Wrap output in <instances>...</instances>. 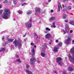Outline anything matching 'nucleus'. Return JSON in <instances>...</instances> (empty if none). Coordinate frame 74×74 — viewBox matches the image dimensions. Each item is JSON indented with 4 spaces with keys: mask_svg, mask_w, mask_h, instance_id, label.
I'll list each match as a JSON object with an SVG mask.
<instances>
[{
    "mask_svg": "<svg viewBox=\"0 0 74 74\" xmlns=\"http://www.w3.org/2000/svg\"><path fill=\"white\" fill-rule=\"evenodd\" d=\"M22 41L21 39H18V40H15L13 42V44L15 45L16 48H18L19 49L22 47Z\"/></svg>",
    "mask_w": 74,
    "mask_h": 74,
    "instance_id": "1",
    "label": "nucleus"
},
{
    "mask_svg": "<svg viewBox=\"0 0 74 74\" xmlns=\"http://www.w3.org/2000/svg\"><path fill=\"white\" fill-rule=\"evenodd\" d=\"M4 14L2 16V18L5 19H7L8 18V15L10 14V11L9 9H5L4 11Z\"/></svg>",
    "mask_w": 74,
    "mask_h": 74,
    "instance_id": "2",
    "label": "nucleus"
},
{
    "mask_svg": "<svg viewBox=\"0 0 74 74\" xmlns=\"http://www.w3.org/2000/svg\"><path fill=\"white\" fill-rule=\"evenodd\" d=\"M70 52L73 55V57L71 56L70 54H69V58L70 60H71L74 63V46L70 49Z\"/></svg>",
    "mask_w": 74,
    "mask_h": 74,
    "instance_id": "3",
    "label": "nucleus"
},
{
    "mask_svg": "<svg viewBox=\"0 0 74 74\" xmlns=\"http://www.w3.org/2000/svg\"><path fill=\"white\" fill-rule=\"evenodd\" d=\"M62 58L60 57H59L56 59V62L58 63V64L62 66L63 64V62L61 61Z\"/></svg>",
    "mask_w": 74,
    "mask_h": 74,
    "instance_id": "4",
    "label": "nucleus"
},
{
    "mask_svg": "<svg viewBox=\"0 0 74 74\" xmlns=\"http://www.w3.org/2000/svg\"><path fill=\"white\" fill-rule=\"evenodd\" d=\"M35 62H36V60H35L34 58L32 57L30 61L31 64H34Z\"/></svg>",
    "mask_w": 74,
    "mask_h": 74,
    "instance_id": "5",
    "label": "nucleus"
},
{
    "mask_svg": "<svg viewBox=\"0 0 74 74\" xmlns=\"http://www.w3.org/2000/svg\"><path fill=\"white\" fill-rule=\"evenodd\" d=\"M25 25L26 26L28 29H30V27H32V24L31 23H29V22L26 23Z\"/></svg>",
    "mask_w": 74,
    "mask_h": 74,
    "instance_id": "6",
    "label": "nucleus"
},
{
    "mask_svg": "<svg viewBox=\"0 0 74 74\" xmlns=\"http://www.w3.org/2000/svg\"><path fill=\"white\" fill-rule=\"evenodd\" d=\"M70 41H71V38H68V39L65 41V44H67L70 42Z\"/></svg>",
    "mask_w": 74,
    "mask_h": 74,
    "instance_id": "7",
    "label": "nucleus"
},
{
    "mask_svg": "<svg viewBox=\"0 0 74 74\" xmlns=\"http://www.w3.org/2000/svg\"><path fill=\"white\" fill-rule=\"evenodd\" d=\"M53 52H57L58 51V47H55L53 48Z\"/></svg>",
    "mask_w": 74,
    "mask_h": 74,
    "instance_id": "8",
    "label": "nucleus"
},
{
    "mask_svg": "<svg viewBox=\"0 0 74 74\" xmlns=\"http://www.w3.org/2000/svg\"><path fill=\"white\" fill-rule=\"evenodd\" d=\"M25 71L26 72V73H27L28 74H33L32 72L29 70H26Z\"/></svg>",
    "mask_w": 74,
    "mask_h": 74,
    "instance_id": "9",
    "label": "nucleus"
},
{
    "mask_svg": "<svg viewBox=\"0 0 74 74\" xmlns=\"http://www.w3.org/2000/svg\"><path fill=\"white\" fill-rule=\"evenodd\" d=\"M58 11H60V8H61V9L62 8V7L61 6V5H60V3H58Z\"/></svg>",
    "mask_w": 74,
    "mask_h": 74,
    "instance_id": "10",
    "label": "nucleus"
},
{
    "mask_svg": "<svg viewBox=\"0 0 74 74\" xmlns=\"http://www.w3.org/2000/svg\"><path fill=\"white\" fill-rule=\"evenodd\" d=\"M35 52V50H34V49H33L32 50V56H34V55H35L34 53V52Z\"/></svg>",
    "mask_w": 74,
    "mask_h": 74,
    "instance_id": "11",
    "label": "nucleus"
},
{
    "mask_svg": "<svg viewBox=\"0 0 74 74\" xmlns=\"http://www.w3.org/2000/svg\"><path fill=\"white\" fill-rule=\"evenodd\" d=\"M45 37L47 38H49V37H51V34H47V35L45 36Z\"/></svg>",
    "mask_w": 74,
    "mask_h": 74,
    "instance_id": "12",
    "label": "nucleus"
},
{
    "mask_svg": "<svg viewBox=\"0 0 74 74\" xmlns=\"http://www.w3.org/2000/svg\"><path fill=\"white\" fill-rule=\"evenodd\" d=\"M68 70L71 71H73L74 70H73V69L72 68V67L71 66L68 67Z\"/></svg>",
    "mask_w": 74,
    "mask_h": 74,
    "instance_id": "13",
    "label": "nucleus"
},
{
    "mask_svg": "<svg viewBox=\"0 0 74 74\" xmlns=\"http://www.w3.org/2000/svg\"><path fill=\"white\" fill-rule=\"evenodd\" d=\"M40 8H36L35 9V11L36 12H37V11H39L40 12Z\"/></svg>",
    "mask_w": 74,
    "mask_h": 74,
    "instance_id": "14",
    "label": "nucleus"
},
{
    "mask_svg": "<svg viewBox=\"0 0 74 74\" xmlns=\"http://www.w3.org/2000/svg\"><path fill=\"white\" fill-rule=\"evenodd\" d=\"M14 39H10L8 40V42H13Z\"/></svg>",
    "mask_w": 74,
    "mask_h": 74,
    "instance_id": "15",
    "label": "nucleus"
},
{
    "mask_svg": "<svg viewBox=\"0 0 74 74\" xmlns=\"http://www.w3.org/2000/svg\"><path fill=\"white\" fill-rule=\"evenodd\" d=\"M55 17H52L50 18V20L52 21V20H55Z\"/></svg>",
    "mask_w": 74,
    "mask_h": 74,
    "instance_id": "16",
    "label": "nucleus"
},
{
    "mask_svg": "<svg viewBox=\"0 0 74 74\" xmlns=\"http://www.w3.org/2000/svg\"><path fill=\"white\" fill-rule=\"evenodd\" d=\"M31 13H32V11L30 10H29L27 11V14H28V15H30V14H31Z\"/></svg>",
    "mask_w": 74,
    "mask_h": 74,
    "instance_id": "17",
    "label": "nucleus"
},
{
    "mask_svg": "<svg viewBox=\"0 0 74 74\" xmlns=\"http://www.w3.org/2000/svg\"><path fill=\"white\" fill-rule=\"evenodd\" d=\"M5 50V48H1V50H0V52H3V51H4Z\"/></svg>",
    "mask_w": 74,
    "mask_h": 74,
    "instance_id": "18",
    "label": "nucleus"
},
{
    "mask_svg": "<svg viewBox=\"0 0 74 74\" xmlns=\"http://www.w3.org/2000/svg\"><path fill=\"white\" fill-rule=\"evenodd\" d=\"M29 67H30V66L28 64L26 65V70H28L29 69Z\"/></svg>",
    "mask_w": 74,
    "mask_h": 74,
    "instance_id": "19",
    "label": "nucleus"
},
{
    "mask_svg": "<svg viewBox=\"0 0 74 74\" xmlns=\"http://www.w3.org/2000/svg\"><path fill=\"white\" fill-rule=\"evenodd\" d=\"M41 55L42 57H45V53H42L41 54Z\"/></svg>",
    "mask_w": 74,
    "mask_h": 74,
    "instance_id": "20",
    "label": "nucleus"
},
{
    "mask_svg": "<svg viewBox=\"0 0 74 74\" xmlns=\"http://www.w3.org/2000/svg\"><path fill=\"white\" fill-rule=\"evenodd\" d=\"M66 32L67 33H69V28H66L65 30Z\"/></svg>",
    "mask_w": 74,
    "mask_h": 74,
    "instance_id": "21",
    "label": "nucleus"
},
{
    "mask_svg": "<svg viewBox=\"0 0 74 74\" xmlns=\"http://www.w3.org/2000/svg\"><path fill=\"white\" fill-rule=\"evenodd\" d=\"M66 14H64L63 15V19H66Z\"/></svg>",
    "mask_w": 74,
    "mask_h": 74,
    "instance_id": "22",
    "label": "nucleus"
},
{
    "mask_svg": "<svg viewBox=\"0 0 74 74\" xmlns=\"http://www.w3.org/2000/svg\"><path fill=\"white\" fill-rule=\"evenodd\" d=\"M43 48H42V50H45V48L47 47V46H43Z\"/></svg>",
    "mask_w": 74,
    "mask_h": 74,
    "instance_id": "23",
    "label": "nucleus"
},
{
    "mask_svg": "<svg viewBox=\"0 0 74 74\" xmlns=\"http://www.w3.org/2000/svg\"><path fill=\"white\" fill-rule=\"evenodd\" d=\"M69 27L67 24H66L65 25V29H69Z\"/></svg>",
    "mask_w": 74,
    "mask_h": 74,
    "instance_id": "24",
    "label": "nucleus"
},
{
    "mask_svg": "<svg viewBox=\"0 0 74 74\" xmlns=\"http://www.w3.org/2000/svg\"><path fill=\"white\" fill-rule=\"evenodd\" d=\"M17 62H18V63H21V60L19 59L17 60Z\"/></svg>",
    "mask_w": 74,
    "mask_h": 74,
    "instance_id": "25",
    "label": "nucleus"
},
{
    "mask_svg": "<svg viewBox=\"0 0 74 74\" xmlns=\"http://www.w3.org/2000/svg\"><path fill=\"white\" fill-rule=\"evenodd\" d=\"M46 30H47V31H51V29H49L48 27H47L46 28Z\"/></svg>",
    "mask_w": 74,
    "mask_h": 74,
    "instance_id": "26",
    "label": "nucleus"
},
{
    "mask_svg": "<svg viewBox=\"0 0 74 74\" xmlns=\"http://www.w3.org/2000/svg\"><path fill=\"white\" fill-rule=\"evenodd\" d=\"M8 2V1L7 0H5L3 2V3L5 4V3H7Z\"/></svg>",
    "mask_w": 74,
    "mask_h": 74,
    "instance_id": "27",
    "label": "nucleus"
},
{
    "mask_svg": "<svg viewBox=\"0 0 74 74\" xmlns=\"http://www.w3.org/2000/svg\"><path fill=\"white\" fill-rule=\"evenodd\" d=\"M70 23L71 25H73V26H74V21H71L70 22Z\"/></svg>",
    "mask_w": 74,
    "mask_h": 74,
    "instance_id": "28",
    "label": "nucleus"
},
{
    "mask_svg": "<svg viewBox=\"0 0 74 74\" xmlns=\"http://www.w3.org/2000/svg\"><path fill=\"white\" fill-rule=\"evenodd\" d=\"M27 5V3H23L21 5L22 6H23V5Z\"/></svg>",
    "mask_w": 74,
    "mask_h": 74,
    "instance_id": "29",
    "label": "nucleus"
},
{
    "mask_svg": "<svg viewBox=\"0 0 74 74\" xmlns=\"http://www.w3.org/2000/svg\"><path fill=\"white\" fill-rule=\"evenodd\" d=\"M62 45V43L60 42L58 43V45L59 46H61Z\"/></svg>",
    "mask_w": 74,
    "mask_h": 74,
    "instance_id": "30",
    "label": "nucleus"
},
{
    "mask_svg": "<svg viewBox=\"0 0 74 74\" xmlns=\"http://www.w3.org/2000/svg\"><path fill=\"white\" fill-rule=\"evenodd\" d=\"M63 11L64 12H66V11H67V9H63Z\"/></svg>",
    "mask_w": 74,
    "mask_h": 74,
    "instance_id": "31",
    "label": "nucleus"
},
{
    "mask_svg": "<svg viewBox=\"0 0 74 74\" xmlns=\"http://www.w3.org/2000/svg\"><path fill=\"white\" fill-rule=\"evenodd\" d=\"M32 19H29V22H28L29 23H32Z\"/></svg>",
    "mask_w": 74,
    "mask_h": 74,
    "instance_id": "32",
    "label": "nucleus"
},
{
    "mask_svg": "<svg viewBox=\"0 0 74 74\" xmlns=\"http://www.w3.org/2000/svg\"><path fill=\"white\" fill-rule=\"evenodd\" d=\"M23 12L22 11H19L18 12L19 14H22Z\"/></svg>",
    "mask_w": 74,
    "mask_h": 74,
    "instance_id": "33",
    "label": "nucleus"
},
{
    "mask_svg": "<svg viewBox=\"0 0 74 74\" xmlns=\"http://www.w3.org/2000/svg\"><path fill=\"white\" fill-rule=\"evenodd\" d=\"M53 27H54V28H55V27H56V26L55 25V23H53Z\"/></svg>",
    "mask_w": 74,
    "mask_h": 74,
    "instance_id": "34",
    "label": "nucleus"
},
{
    "mask_svg": "<svg viewBox=\"0 0 74 74\" xmlns=\"http://www.w3.org/2000/svg\"><path fill=\"white\" fill-rule=\"evenodd\" d=\"M34 43H31V45H32V46H34Z\"/></svg>",
    "mask_w": 74,
    "mask_h": 74,
    "instance_id": "35",
    "label": "nucleus"
},
{
    "mask_svg": "<svg viewBox=\"0 0 74 74\" xmlns=\"http://www.w3.org/2000/svg\"><path fill=\"white\" fill-rule=\"evenodd\" d=\"M68 9H69V10H71V7H70V6H69L68 7Z\"/></svg>",
    "mask_w": 74,
    "mask_h": 74,
    "instance_id": "36",
    "label": "nucleus"
},
{
    "mask_svg": "<svg viewBox=\"0 0 74 74\" xmlns=\"http://www.w3.org/2000/svg\"><path fill=\"white\" fill-rule=\"evenodd\" d=\"M13 3H14V4H16V2L15 1H13Z\"/></svg>",
    "mask_w": 74,
    "mask_h": 74,
    "instance_id": "37",
    "label": "nucleus"
},
{
    "mask_svg": "<svg viewBox=\"0 0 74 74\" xmlns=\"http://www.w3.org/2000/svg\"><path fill=\"white\" fill-rule=\"evenodd\" d=\"M63 74H66V72L64 71L63 72Z\"/></svg>",
    "mask_w": 74,
    "mask_h": 74,
    "instance_id": "38",
    "label": "nucleus"
},
{
    "mask_svg": "<svg viewBox=\"0 0 74 74\" xmlns=\"http://www.w3.org/2000/svg\"><path fill=\"white\" fill-rule=\"evenodd\" d=\"M16 57L17 58H19V56L18 55H16Z\"/></svg>",
    "mask_w": 74,
    "mask_h": 74,
    "instance_id": "39",
    "label": "nucleus"
},
{
    "mask_svg": "<svg viewBox=\"0 0 74 74\" xmlns=\"http://www.w3.org/2000/svg\"><path fill=\"white\" fill-rule=\"evenodd\" d=\"M2 40H4V36H3L2 38Z\"/></svg>",
    "mask_w": 74,
    "mask_h": 74,
    "instance_id": "40",
    "label": "nucleus"
},
{
    "mask_svg": "<svg viewBox=\"0 0 74 74\" xmlns=\"http://www.w3.org/2000/svg\"><path fill=\"white\" fill-rule=\"evenodd\" d=\"M3 12V11L1 10H0V14H1Z\"/></svg>",
    "mask_w": 74,
    "mask_h": 74,
    "instance_id": "41",
    "label": "nucleus"
},
{
    "mask_svg": "<svg viewBox=\"0 0 74 74\" xmlns=\"http://www.w3.org/2000/svg\"><path fill=\"white\" fill-rule=\"evenodd\" d=\"M21 2H24L25 1V0H21Z\"/></svg>",
    "mask_w": 74,
    "mask_h": 74,
    "instance_id": "42",
    "label": "nucleus"
},
{
    "mask_svg": "<svg viewBox=\"0 0 74 74\" xmlns=\"http://www.w3.org/2000/svg\"><path fill=\"white\" fill-rule=\"evenodd\" d=\"M65 22H68V20H66L65 21Z\"/></svg>",
    "mask_w": 74,
    "mask_h": 74,
    "instance_id": "43",
    "label": "nucleus"
},
{
    "mask_svg": "<svg viewBox=\"0 0 74 74\" xmlns=\"http://www.w3.org/2000/svg\"><path fill=\"white\" fill-rule=\"evenodd\" d=\"M56 42H59V40H56Z\"/></svg>",
    "mask_w": 74,
    "mask_h": 74,
    "instance_id": "44",
    "label": "nucleus"
},
{
    "mask_svg": "<svg viewBox=\"0 0 74 74\" xmlns=\"http://www.w3.org/2000/svg\"><path fill=\"white\" fill-rule=\"evenodd\" d=\"M51 1V0H48V1L49 3V2H50V1Z\"/></svg>",
    "mask_w": 74,
    "mask_h": 74,
    "instance_id": "45",
    "label": "nucleus"
},
{
    "mask_svg": "<svg viewBox=\"0 0 74 74\" xmlns=\"http://www.w3.org/2000/svg\"><path fill=\"white\" fill-rule=\"evenodd\" d=\"M34 36H37L36 33H34Z\"/></svg>",
    "mask_w": 74,
    "mask_h": 74,
    "instance_id": "46",
    "label": "nucleus"
},
{
    "mask_svg": "<svg viewBox=\"0 0 74 74\" xmlns=\"http://www.w3.org/2000/svg\"><path fill=\"white\" fill-rule=\"evenodd\" d=\"M73 33V31L72 30H71L70 31V33Z\"/></svg>",
    "mask_w": 74,
    "mask_h": 74,
    "instance_id": "47",
    "label": "nucleus"
},
{
    "mask_svg": "<svg viewBox=\"0 0 74 74\" xmlns=\"http://www.w3.org/2000/svg\"><path fill=\"white\" fill-rule=\"evenodd\" d=\"M53 72H54L55 73H56V71H54Z\"/></svg>",
    "mask_w": 74,
    "mask_h": 74,
    "instance_id": "48",
    "label": "nucleus"
},
{
    "mask_svg": "<svg viewBox=\"0 0 74 74\" xmlns=\"http://www.w3.org/2000/svg\"><path fill=\"white\" fill-rule=\"evenodd\" d=\"M37 62L38 63H40V61L38 60L37 61Z\"/></svg>",
    "mask_w": 74,
    "mask_h": 74,
    "instance_id": "49",
    "label": "nucleus"
},
{
    "mask_svg": "<svg viewBox=\"0 0 74 74\" xmlns=\"http://www.w3.org/2000/svg\"><path fill=\"white\" fill-rule=\"evenodd\" d=\"M26 36V35H23V37H25V36Z\"/></svg>",
    "mask_w": 74,
    "mask_h": 74,
    "instance_id": "50",
    "label": "nucleus"
},
{
    "mask_svg": "<svg viewBox=\"0 0 74 74\" xmlns=\"http://www.w3.org/2000/svg\"><path fill=\"white\" fill-rule=\"evenodd\" d=\"M72 44H74V40H73L72 41Z\"/></svg>",
    "mask_w": 74,
    "mask_h": 74,
    "instance_id": "51",
    "label": "nucleus"
},
{
    "mask_svg": "<svg viewBox=\"0 0 74 74\" xmlns=\"http://www.w3.org/2000/svg\"><path fill=\"white\" fill-rule=\"evenodd\" d=\"M53 12V10H51V12Z\"/></svg>",
    "mask_w": 74,
    "mask_h": 74,
    "instance_id": "52",
    "label": "nucleus"
},
{
    "mask_svg": "<svg viewBox=\"0 0 74 74\" xmlns=\"http://www.w3.org/2000/svg\"><path fill=\"white\" fill-rule=\"evenodd\" d=\"M5 44H5V43H3V46H5Z\"/></svg>",
    "mask_w": 74,
    "mask_h": 74,
    "instance_id": "53",
    "label": "nucleus"
},
{
    "mask_svg": "<svg viewBox=\"0 0 74 74\" xmlns=\"http://www.w3.org/2000/svg\"><path fill=\"white\" fill-rule=\"evenodd\" d=\"M49 44H52V42L51 41H50V42H49Z\"/></svg>",
    "mask_w": 74,
    "mask_h": 74,
    "instance_id": "54",
    "label": "nucleus"
},
{
    "mask_svg": "<svg viewBox=\"0 0 74 74\" xmlns=\"http://www.w3.org/2000/svg\"><path fill=\"white\" fill-rule=\"evenodd\" d=\"M8 42H6L5 43L6 44H8Z\"/></svg>",
    "mask_w": 74,
    "mask_h": 74,
    "instance_id": "55",
    "label": "nucleus"
},
{
    "mask_svg": "<svg viewBox=\"0 0 74 74\" xmlns=\"http://www.w3.org/2000/svg\"><path fill=\"white\" fill-rule=\"evenodd\" d=\"M34 48H36V45H34Z\"/></svg>",
    "mask_w": 74,
    "mask_h": 74,
    "instance_id": "56",
    "label": "nucleus"
},
{
    "mask_svg": "<svg viewBox=\"0 0 74 74\" xmlns=\"http://www.w3.org/2000/svg\"><path fill=\"white\" fill-rule=\"evenodd\" d=\"M65 59L66 60H67V57H65Z\"/></svg>",
    "mask_w": 74,
    "mask_h": 74,
    "instance_id": "57",
    "label": "nucleus"
},
{
    "mask_svg": "<svg viewBox=\"0 0 74 74\" xmlns=\"http://www.w3.org/2000/svg\"><path fill=\"white\" fill-rule=\"evenodd\" d=\"M45 33H47V31H45Z\"/></svg>",
    "mask_w": 74,
    "mask_h": 74,
    "instance_id": "58",
    "label": "nucleus"
},
{
    "mask_svg": "<svg viewBox=\"0 0 74 74\" xmlns=\"http://www.w3.org/2000/svg\"><path fill=\"white\" fill-rule=\"evenodd\" d=\"M53 27V26L52 25L51 26V27H52V28Z\"/></svg>",
    "mask_w": 74,
    "mask_h": 74,
    "instance_id": "59",
    "label": "nucleus"
},
{
    "mask_svg": "<svg viewBox=\"0 0 74 74\" xmlns=\"http://www.w3.org/2000/svg\"><path fill=\"white\" fill-rule=\"evenodd\" d=\"M1 8V5H0V8Z\"/></svg>",
    "mask_w": 74,
    "mask_h": 74,
    "instance_id": "60",
    "label": "nucleus"
},
{
    "mask_svg": "<svg viewBox=\"0 0 74 74\" xmlns=\"http://www.w3.org/2000/svg\"><path fill=\"white\" fill-rule=\"evenodd\" d=\"M64 34H66V32H64Z\"/></svg>",
    "mask_w": 74,
    "mask_h": 74,
    "instance_id": "61",
    "label": "nucleus"
},
{
    "mask_svg": "<svg viewBox=\"0 0 74 74\" xmlns=\"http://www.w3.org/2000/svg\"><path fill=\"white\" fill-rule=\"evenodd\" d=\"M63 32H66V31H65V30H63Z\"/></svg>",
    "mask_w": 74,
    "mask_h": 74,
    "instance_id": "62",
    "label": "nucleus"
},
{
    "mask_svg": "<svg viewBox=\"0 0 74 74\" xmlns=\"http://www.w3.org/2000/svg\"><path fill=\"white\" fill-rule=\"evenodd\" d=\"M36 36L37 37V38H38V36H37V35Z\"/></svg>",
    "mask_w": 74,
    "mask_h": 74,
    "instance_id": "63",
    "label": "nucleus"
},
{
    "mask_svg": "<svg viewBox=\"0 0 74 74\" xmlns=\"http://www.w3.org/2000/svg\"><path fill=\"white\" fill-rule=\"evenodd\" d=\"M14 21H15V19H13Z\"/></svg>",
    "mask_w": 74,
    "mask_h": 74,
    "instance_id": "64",
    "label": "nucleus"
}]
</instances>
